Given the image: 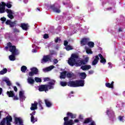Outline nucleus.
<instances>
[{"instance_id": "obj_36", "label": "nucleus", "mask_w": 125, "mask_h": 125, "mask_svg": "<svg viewBox=\"0 0 125 125\" xmlns=\"http://www.w3.org/2000/svg\"><path fill=\"white\" fill-rule=\"evenodd\" d=\"M26 70H27V67H26L25 66H22L21 67V72H23V73H25V72L26 71Z\"/></svg>"}, {"instance_id": "obj_6", "label": "nucleus", "mask_w": 125, "mask_h": 125, "mask_svg": "<svg viewBox=\"0 0 125 125\" xmlns=\"http://www.w3.org/2000/svg\"><path fill=\"white\" fill-rule=\"evenodd\" d=\"M5 5L8 7V8H11V6H12L11 2H8L6 4L4 2H1L0 3V13H4Z\"/></svg>"}, {"instance_id": "obj_9", "label": "nucleus", "mask_w": 125, "mask_h": 125, "mask_svg": "<svg viewBox=\"0 0 125 125\" xmlns=\"http://www.w3.org/2000/svg\"><path fill=\"white\" fill-rule=\"evenodd\" d=\"M50 60V57L49 56H44L42 60V63H46L48 61Z\"/></svg>"}, {"instance_id": "obj_47", "label": "nucleus", "mask_w": 125, "mask_h": 125, "mask_svg": "<svg viewBox=\"0 0 125 125\" xmlns=\"http://www.w3.org/2000/svg\"><path fill=\"white\" fill-rule=\"evenodd\" d=\"M54 62L55 64H56V63H57L58 62V61L57 60H56V59H55L54 60Z\"/></svg>"}, {"instance_id": "obj_25", "label": "nucleus", "mask_w": 125, "mask_h": 125, "mask_svg": "<svg viewBox=\"0 0 125 125\" xmlns=\"http://www.w3.org/2000/svg\"><path fill=\"white\" fill-rule=\"evenodd\" d=\"M3 82H5V83H7V85H11V83L8 78H5V79L3 80Z\"/></svg>"}, {"instance_id": "obj_34", "label": "nucleus", "mask_w": 125, "mask_h": 125, "mask_svg": "<svg viewBox=\"0 0 125 125\" xmlns=\"http://www.w3.org/2000/svg\"><path fill=\"white\" fill-rule=\"evenodd\" d=\"M35 81L36 83H42V79L39 77H35Z\"/></svg>"}, {"instance_id": "obj_3", "label": "nucleus", "mask_w": 125, "mask_h": 125, "mask_svg": "<svg viewBox=\"0 0 125 125\" xmlns=\"http://www.w3.org/2000/svg\"><path fill=\"white\" fill-rule=\"evenodd\" d=\"M67 85L68 86H70L71 87H78V86H83V85H84V80H82L79 81H71L67 83Z\"/></svg>"}, {"instance_id": "obj_16", "label": "nucleus", "mask_w": 125, "mask_h": 125, "mask_svg": "<svg viewBox=\"0 0 125 125\" xmlns=\"http://www.w3.org/2000/svg\"><path fill=\"white\" fill-rule=\"evenodd\" d=\"M54 66L51 65L48 67L43 69V71L45 73L46 72H49V71H51L52 69H54Z\"/></svg>"}, {"instance_id": "obj_18", "label": "nucleus", "mask_w": 125, "mask_h": 125, "mask_svg": "<svg viewBox=\"0 0 125 125\" xmlns=\"http://www.w3.org/2000/svg\"><path fill=\"white\" fill-rule=\"evenodd\" d=\"M27 83H30V84H34L35 83V80H34L32 77H28V78L27 79Z\"/></svg>"}, {"instance_id": "obj_39", "label": "nucleus", "mask_w": 125, "mask_h": 125, "mask_svg": "<svg viewBox=\"0 0 125 125\" xmlns=\"http://www.w3.org/2000/svg\"><path fill=\"white\" fill-rule=\"evenodd\" d=\"M34 75H35V73H34L33 71H31L29 73V76H30V77H33V76H34Z\"/></svg>"}, {"instance_id": "obj_48", "label": "nucleus", "mask_w": 125, "mask_h": 125, "mask_svg": "<svg viewBox=\"0 0 125 125\" xmlns=\"http://www.w3.org/2000/svg\"><path fill=\"white\" fill-rule=\"evenodd\" d=\"M93 73H94L93 70H90L89 71V74H90V75H91Z\"/></svg>"}, {"instance_id": "obj_19", "label": "nucleus", "mask_w": 125, "mask_h": 125, "mask_svg": "<svg viewBox=\"0 0 125 125\" xmlns=\"http://www.w3.org/2000/svg\"><path fill=\"white\" fill-rule=\"evenodd\" d=\"M5 23L6 25H10V27H13L15 25V21L11 22L10 20H7Z\"/></svg>"}, {"instance_id": "obj_24", "label": "nucleus", "mask_w": 125, "mask_h": 125, "mask_svg": "<svg viewBox=\"0 0 125 125\" xmlns=\"http://www.w3.org/2000/svg\"><path fill=\"white\" fill-rule=\"evenodd\" d=\"M45 103L47 107H51V105H52L50 101L48 100H45Z\"/></svg>"}, {"instance_id": "obj_2", "label": "nucleus", "mask_w": 125, "mask_h": 125, "mask_svg": "<svg viewBox=\"0 0 125 125\" xmlns=\"http://www.w3.org/2000/svg\"><path fill=\"white\" fill-rule=\"evenodd\" d=\"M67 115L68 117L64 118V125H73L75 123H78L79 122V120L78 119H76L74 121L69 120V117H70L71 119H75L76 118V115H73V113L70 112H68Z\"/></svg>"}, {"instance_id": "obj_44", "label": "nucleus", "mask_w": 125, "mask_h": 125, "mask_svg": "<svg viewBox=\"0 0 125 125\" xmlns=\"http://www.w3.org/2000/svg\"><path fill=\"white\" fill-rule=\"evenodd\" d=\"M123 118H124V117H123V116H119V119L121 122H122V121H123Z\"/></svg>"}, {"instance_id": "obj_30", "label": "nucleus", "mask_w": 125, "mask_h": 125, "mask_svg": "<svg viewBox=\"0 0 125 125\" xmlns=\"http://www.w3.org/2000/svg\"><path fill=\"white\" fill-rule=\"evenodd\" d=\"M80 76L82 79H85L86 78V74L84 72L80 73Z\"/></svg>"}, {"instance_id": "obj_52", "label": "nucleus", "mask_w": 125, "mask_h": 125, "mask_svg": "<svg viewBox=\"0 0 125 125\" xmlns=\"http://www.w3.org/2000/svg\"><path fill=\"white\" fill-rule=\"evenodd\" d=\"M32 52H37V50L33 49Z\"/></svg>"}, {"instance_id": "obj_13", "label": "nucleus", "mask_w": 125, "mask_h": 125, "mask_svg": "<svg viewBox=\"0 0 125 125\" xmlns=\"http://www.w3.org/2000/svg\"><path fill=\"white\" fill-rule=\"evenodd\" d=\"M35 114H36V112L35 111L33 112L32 113L30 114V115L31 116V123H33V124H34V123H35V122H37L38 121V119H37V118H34Z\"/></svg>"}, {"instance_id": "obj_45", "label": "nucleus", "mask_w": 125, "mask_h": 125, "mask_svg": "<svg viewBox=\"0 0 125 125\" xmlns=\"http://www.w3.org/2000/svg\"><path fill=\"white\" fill-rule=\"evenodd\" d=\"M14 97V100H18L19 98L17 97V96H13Z\"/></svg>"}, {"instance_id": "obj_54", "label": "nucleus", "mask_w": 125, "mask_h": 125, "mask_svg": "<svg viewBox=\"0 0 125 125\" xmlns=\"http://www.w3.org/2000/svg\"><path fill=\"white\" fill-rule=\"evenodd\" d=\"M1 113V111H0V114Z\"/></svg>"}, {"instance_id": "obj_53", "label": "nucleus", "mask_w": 125, "mask_h": 125, "mask_svg": "<svg viewBox=\"0 0 125 125\" xmlns=\"http://www.w3.org/2000/svg\"><path fill=\"white\" fill-rule=\"evenodd\" d=\"M17 85L20 86V84L19 83H17Z\"/></svg>"}, {"instance_id": "obj_1", "label": "nucleus", "mask_w": 125, "mask_h": 125, "mask_svg": "<svg viewBox=\"0 0 125 125\" xmlns=\"http://www.w3.org/2000/svg\"><path fill=\"white\" fill-rule=\"evenodd\" d=\"M89 60V58L88 57H86L83 61L79 60L78 59V55L77 54H72L70 58L68 59V63L70 66H81V65H84L88 62Z\"/></svg>"}, {"instance_id": "obj_11", "label": "nucleus", "mask_w": 125, "mask_h": 125, "mask_svg": "<svg viewBox=\"0 0 125 125\" xmlns=\"http://www.w3.org/2000/svg\"><path fill=\"white\" fill-rule=\"evenodd\" d=\"M37 109H38V103L35 102L34 104H32L30 109L31 111H34V110H37Z\"/></svg>"}, {"instance_id": "obj_35", "label": "nucleus", "mask_w": 125, "mask_h": 125, "mask_svg": "<svg viewBox=\"0 0 125 125\" xmlns=\"http://www.w3.org/2000/svg\"><path fill=\"white\" fill-rule=\"evenodd\" d=\"M65 49H66L67 51L72 50V49H73V48L72 46L67 45L66 46Z\"/></svg>"}, {"instance_id": "obj_7", "label": "nucleus", "mask_w": 125, "mask_h": 125, "mask_svg": "<svg viewBox=\"0 0 125 125\" xmlns=\"http://www.w3.org/2000/svg\"><path fill=\"white\" fill-rule=\"evenodd\" d=\"M7 121V125H11L10 122L12 121L11 116H8L5 118H4L0 123V125H5V122Z\"/></svg>"}, {"instance_id": "obj_49", "label": "nucleus", "mask_w": 125, "mask_h": 125, "mask_svg": "<svg viewBox=\"0 0 125 125\" xmlns=\"http://www.w3.org/2000/svg\"><path fill=\"white\" fill-rule=\"evenodd\" d=\"M14 89L15 90V91H17L18 89H17V87H16V86H14Z\"/></svg>"}, {"instance_id": "obj_8", "label": "nucleus", "mask_w": 125, "mask_h": 125, "mask_svg": "<svg viewBox=\"0 0 125 125\" xmlns=\"http://www.w3.org/2000/svg\"><path fill=\"white\" fill-rule=\"evenodd\" d=\"M7 13H8V17L10 18V19H13L14 17H13V14H14V11L11 10V9H7L6 10Z\"/></svg>"}, {"instance_id": "obj_4", "label": "nucleus", "mask_w": 125, "mask_h": 125, "mask_svg": "<svg viewBox=\"0 0 125 125\" xmlns=\"http://www.w3.org/2000/svg\"><path fill=\"white\" fill-rule=\"evenodd\" d=\"M54 83L55 82L53 80H52L50 83L49 85H42L39 86V91H45L46 92V91H48L49 89H52L53 88V86L54 85Z\"/></svg>"}, {"instance_id": "obj_15", "label": "nucleus", "mask_w": 125, "mask_h": 125, "mask_svg": "<svg viewBox=\"0 0 125 125\" xmlns=\"http://www.w3.org/2000/svg\"><path fill=\"white\" fill-rule=\"evenodd\" d=\"M51 8L53 10L54 12H56V13H60L61 12L60 9L55 8V5L54 4L51 6Z\"/></svg>"}, {"instance_id": "obj_40", "label": "nucleus", "mask_w": 125, "mask_h": 125, "mask_svg": "<svg viewBox=\"0 0 125 125\" xmlns=\"http://www.w3.org/2000/svg\"><path fill=\"white\" fill-rule=\"evenodd\" d=\"M0 20H1V21H2V23H3L4 22H5V21H6V19L4 17H3L0 19Z\"/></svg>"}, {"instance_id": "obj_38", "label": "nucleus", "mask_w": 125, "mask_h": 125, "mask_svg": "<svg viewBox=\"0 0 125 125\" xmlns=\"http://www.w3.org/2000/svg\"><path fill=\"white\" fill-rule=\"evenodd\" d=\"M55 42H61V40L60 39V38H58L55 39Z\"/></svg>"}, {"instance_id": "obj_22", "label": "nucleus", "mask_w": 125, "mask_h": 125, "mask_svg": "<svg viewBox=\"0 0 125 125\" xmlns=\"http://www.w3.org/2000/svg\"><path fill=\"white\" fill-rule=\"evenodd\" d=\"M113 84H114V82H111V83H106L105 86H106V87H108L109 88H113L114 86Z\"/></svg>"}, {"instance_id": "obj_46", "label": "nucleus", "mask_w": 125, "mask_h": 125, "mask_svg": "<svg viewBox=\"0 0 125 125\" xmlns=\"http://www.w3.org/2000/svg\"><path fill=\"white\" fill-rule=\"evenodd\" d=\"M68 44V42L67 41H65L64 42V45H67Z\"/></svg>"}, {"instance_id": "obj_5", "label": "nucleus", "mask_w": 125, "mask_h": 125, "mask_svg": "<svg viewBox=\"0 0 125 125\" xmlns=\"http://www.w3.org/2000/svg\"><path fill=\"white\" fill-rule=\"evenodd\" d=\"M7 45L8 47H6V49L9 47V51H10L13 55H18V54H19V51L18 50L16 49L15 46H12L10 42L8 43Z\"/></svg>"}, {"instance_id": "obj_33", "label": "nucleus", "mask_w": 125, "mask_h": 125, "mask_svg": "<svg viewBox=\"0 0 125 125\" xmlns=\"http://www.w3.org/2000/svg\"><path fill=\"white\" fill-rule=\"evenodd\" d=\"M73 76L74 74L72 73L68 72L66 73V77H67V78H73Z\"/></svg>"}, {"instance_id": "obj_14", "label": "nucleus", "mask_w": 125, "mask_h": 125, "mask_svg": "<svg viewBox=\"0 0 125 125\" xmlns=\"http://www.w3.org/2000/svg\"><path fill=\"white\" fill-rule=\"evenodd\" d=\"M81 68L83 70V71H86V70H89L91 68V66L89 65H84L81 66Z\"/></svg>"}, {"instance_id": "obj_21", "label": "nucleus", "mask_w": 125, "mask_h": 125, "mask_svg": "<svg viewBox=\"0 0 125 125\" xmlns=\"http://www.w3.org/2000/svg\"><path fill=\"white\" fill-rule=\"evenodd\" d=\"M99 60V58L98 57V56H96L95 58L92 62V65H96V64H97V63L98 62Z\"/></svg>"}, {"instance_id": "obj_32", "label": "nucleus", "mask_w": 125, "mask_h": 125, "mask_svg": "<svg viewBox=\"0 0 125 125\" xmlns=\"http://www.w3.org/2000/svg\"><path fill=\"white\" fill-rule=\"evenodd\" d=\"M7 72V69L6 68L3 69L2 70L0 71V75H4Z\"/></svg>"}, {"instance_id": "obj_23", "label": "nucleus", "mask_w": 125, "mask_h": 125, "mask_svg": "<svg viewBox=\"0 0 125 125\" xmlns=\"http://www.w3.org/2000/svg\"><path fill=\"white\" fill-rule=\"evenodd\" d=\"M31 71L35 74V75L38 74V73L39 72V71L38 70V69L36 67H33L30 69Z\"/></svg>"}, {"instance_id": "obj_37", "label": "nucleus", "mask_w": 125, "mask_h": 125, "mask_svg": "<svg viewBox=\"0 0 125 125\" xmlns=\"http://www.w3.org/2000/svg\"><path fill=\"white\" fill-rule=\"evenodd\" d=\"M60 84H61V85H62V86H66V85H67V84H68V83H67V82H61Z\"/></svg>"}, {"instance_id": "obj_42", "label": "nucleus", "mask_w": 125, "mask_h": 125, "mask_svg": "<svg viewBox=\"0 0 125 125\" xmlns=\"http://www.w3.org/2000/svg\"><path fill=\"white\" fill-rule=\"evenodd\" d=\"M44 39H48V34H44L43 35Z\"/></svg>"}, {"instance_id": "obj_28", "label": "nucleus", "mask_w": 125, "mask_h": 125, "mask_svg": "<svg viewBox=\"0 0 125 125\" xmlns=\"http://www.w3.org/2000/svg\"><path fill=\"white\" fill-rule=\"evenodd\" d=\"M15 56H16V55H13L12 54V55H11L9 56V60L11 61H14L16 59Z\"/></svg>"}, {"instance_id": "obj_20", "label": "nucleus", "mask_w": 125, "mask_h": 125, "mask_svg": "<svg viewBox=\"0 0 125 125\" xmlns=\"http://www.w3.org/2000/svg\"><path fill=\"white\" fill-rule=\"evenodd\" d=\"M66 74H67V72L65 71L61 73V75L60 76V79H65Z\"/></svg>"}, {"instance_id": "obj_26", "label": "nucleus", "mask_w": 125, "mask_h": 125, "mask_svg": "<svg viewBox=\"0 0 125 125\" xmlns=\"http://www.w3.org/2000/svg\"><path fill=\"white\" fill-rule=\"evenodd\" d=\"M85 49L86 50V52L87 54H92L93 52L92 51H91V49L89 48H85Z\"/></svg>"}, {"instance_id": "obj_12", "label": "nucleus", "mask_w": 125, "mask_h": 125, "mask_svg": "<svg viewBox=\"0 0 125 125\" xmlns=\"http://www.w3.org/2000/svg\"><path fill=\"white\" fill-rule=\"evenodd\" d=\"M98 56L101 59V63H102L104 65L106 63V59H105V58L103 57V56H102V55H101V54H99Z\"/></svg>"}, {"instance_id": "obj_10", "label": "nucleus", "mask_w": 125, "mask_h": 125, "mask_svg": "<svg viewBox=\"0 0 125 125\" xmlns=\"http://www.w3.org/2000/svg\"><path fill=\"white\" fill-rule=\"evenodd\" d=\"M88 41H89V39L83 38L81 42V45H85V44L88 43L87 42H88Z\"/></svg>"}, {"instance_id": "obj_17", "label": "nucleus", "mask_w": 125, "mask_h": 125, "mask_svg": "<svg viewBox=\"0 0 125 125\" xmlns=\"http://www.w3.org/2000/svg\"><path fill=\"white\" fill-rule=\"evenodd\" d=\"M21 27L22 28V30L27 31V30H28V28H29V24L26 23H22Z\"/></svg>"}, {"instance_id": "obj_51", "label": "nucleus", "mask_w": 125, "mask_h": 125, "mask_svg": "<svg viewBox=\"0 0 125 125\" xmlns=\"http://www.w3.org/2000/svg\"><path fill=\"white\" fill-rule=\"evenodd\" d=\"M119 32H123V29H122V28H119Z\"/></svg>"}, {"instance_id": "obj_27", "label": "nucleus", "mask_w": 125, "mask_h": 125, "mask_svg": "<svg viewBox=\"0 0 125 125\" xmlns=\"http://www.w3.org/2000/svg\"><path fill=\"white\" fill-rule=\"evenodd\" d=\"M7 94L9 97H13L14 96V93L12 91H7Z\"/></svg>"}, {"instance_id": "obj_31", "label": "nucleus", "mask_w": 125, "mask_h": 125, "mask_svg": "<svg viewBox=\"0 0 125 125\" xmlns=\"http://www.w3.org/2000/svg\"><path fill=\"white\" fill-rule=\"evenodd\" d=\"M87 44L89 47H91V48L94 46V42H90L87 43Z\"/></svg>"}, {"instance_id": "obj_43", "label": "nucleus", "mask_w": 125, "mask_h": 125, "mask_svg": "<svg viewBox=\"0 0 125 125\" xmlns=\"http://www.w3.org/2000/svg\"><path fill=\"white\" fill-rule=\"evenodd\" d=\"M44 82H48L49 81V78H44Z\"/></svg>"}, {"instance_id": "obj_29", "label": "nucleus", "mask_w": 125, "mask_h": 125, "mask_svg": "<svg viewBox=\"0 0 125 125\" xmlns=\"http://www.w3.org/2000/svg\"><path fill=\"white\" fill-rule=\"evenodd\" d=\"M19 96L21 99H24L25 98V96H24V91H20Z\"/></svg>"}, {"instance_id": "obj_41", "label": "nucleus", "mask_w": 125, "mask_h": 125, "mask_svg": "<svg viewBox=\"0 0 125 125\" xmlns=\"http://www.w3.org/2000/svg\"><path fill=\"white\" fill-rule=\"evenodd\" d=\"M39 104H40V106L41 110H42V109H43V108L42 107V102L41 101L39 102Z\"/></svg>"}, {"instance_id": "obj_50", "label": "nucleus", "mask_w": 125, "mask_h": 125, "mask_svg": "<svg viewBox=\"0 0 125 125\" xmlns=\"http://www.w3.org/2000/svg\"><path fill=\"white\" fill-rule=\"evenodd\" d=\"M1 92H2V88H0V95L1 94Z\"/></svg>"}]
</instances>
